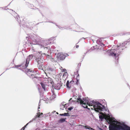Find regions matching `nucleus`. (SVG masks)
Masks as SVG:
<instances>
[{
    "label": "nucleus",
    "mask_w": 130,
    "mask_h": 130,
    "mask_svg": "<svg viewBox=\"0 0 130 130\" xmlns=\"http://www.w3.org/2000/svg\"><path fill=\"white\" fill-rule=\"evenodd\" d=\"M109 130H130V127L124 125L123 126L118 125L115 126L112 125L109 126Z\"/></svg>",
    "instance_id": "nucleus-1"
},
{
    "label": "nucleus",
    "mask_w": 130,
    "mask_h": 130,
    "mask_svg": "<svg viewBox=\"0 0 130 130\" xmlns=\"http://www.w3.org/2000/svg\"><path fill=\"white\" fill-rule=\"evenodd\" d=\"M103 106L98 102H96L94 106V108L95 111L98 112L99 110H102L103 109Z\"/></svg>",
    "instance_id": "nucleus-2"
},
{
    "label": "nucleus",
    "mask_w": 130,
    "mask_h": 130,
    "mask_svg": "<svg viewBox=\"0 0 130 130\" xmlns=\"http://www.w3.org/2000/svg\"><path fill=\"white\" fill-rule=\"evenodd\" d=\"M77 100L78 102H79L81 104H82L83 106L84 107L88 108L87 105H88V102H85L84 101H83L80 98H78Z\"/></svg>",
    "instance_id": "nucleus-3"
},
{
    "label": "nucleus",
    "mask_w": 130,
    "mask_h": 130,
    "mask_svg": "<svg viewBox=\"0 0 130 130\" xmlns=\"http://www.w3.org/2000/svg\"><path fill=\"white\" fill-rule=\"evenodd\" d=\"M57 58L58 60H63L65 58V56L61 53H58L57 55Z\"/></svg>",
    "instance_id": "nucleus-4"
},
{
    "label": "nucleus",
    "mask_w": 130,
    "mask_h": 130,
    "mask_svg": "<svg viewBox=\"0 0 130 130\" xmlns=\"http://www.w3.org/2000/svg\"><path fill=\"white\" fill-rule=\"evenodd\" d=\"M44 79L45 83V84L48 83V84H52L53 80L50 77H48L46 78V77Z\"/></svg>",
    "instance_id": "nucleus-5"
},
{
    "label": "nucleus",
    "mask_w": 130,
    "mask_h": 130,
    "mask_svg": "<svg viewBox=\"0 0 130 130\" xmlns=\"http://www.w3.org/2000/svg\"><path fill=\"white\" fill-rule=\"evenodd\" d=\"M53 71V69L52 68L50 67H47L45 68V71H44L45 73L47 75L45 71L50 74L51 73V72Z\"/></svg>",
    "instance_id": "nucleus-6"
},
{
    "label": "nucleus",
    "mask_w": 130,
    "mask_h": 130,
    "mask_svg": "<svg viewBox=\"0 0 130 130\" xmlns=\"http://www.w3.org/2000/svg\"><path fill=\"white\" fill-rule=\"evenodd\" d=\"M40 84L41 85L43 89L45 91V86L46 85L47 86H49V84H45V82H41L40 83Z\"/></svg>",
    "instance_id": "nucleus-7"
},
{
    "label": "nucleus",
    "mask_w": 130,
    "mask_h": 130,
    "mask_svg": "<svg viewBox=\"0 0 130 130\" xmlns=\"http://www.w3.org/2000/svg\"><path fill=\"white\" fill-rule=\"evenodd\" d=\"M106 120L109 123H112L113 122H114V120L112 118H110L109 116L107 117L106 118Z\"/></svg>",
    "instance_id": "nucleus-8"
},
{
    "label": "nucleus",
    "mask_w": 130,
    "mask_h": 130,
    "mask_svg": "<svg viewBox=\"0 0 130 130\" xmlns=\"http://www.w3.org/2000/svg\"><path fill=\"white\" fill-rule=\"evenodd\" d=\"M61 85L60 83H57L56 85H55L54 88L57 90H59L60 89V87Z\"/></svg>",
    "instance_id": "nucleus-9"
},
{
    "label": "nucleus",
    "mask_w": 130,
    "mask_h": 130,
    "mask_svg": "<svg viewBox=\"0 0 130 130\" xmlns=\"http://www.w3.org/2000/svg\"><path fill=\"white\" fill-rule=\"evenodd\" d=\"M124 49V47L123 46V44L122 43L121 44H120V45H118V46L117 48V50H123Z\"/></svg>",
    "instance_id": "nucleus-10"
},
{
    "label": "nucleus",
    "mask_w": 130,
    "mask_h": 130,
    "mask_svg": "<svg viewBox=\"0 0 130 130\" xmlns=\"http://www.w3.org/2000/svg\"><path fill=\"white\" fill-rule=\"evenodd\" d=\"M96 102L93 100L90 101V103H88V105L89 106H93L94 107V106L95 105Z\"/></svg>",
    "instance_id": "nucleus-11"
},
{
    "label": "nucleus",
    "mask_w": 130,
    "mask_h": 130,
    "mask_svg": "<svg viewBox=\"0 0 130 130\" xmlns=\"http://www.w3.org/2000/svg\"><path fill=\"white\" fill-rule=\"evenodd\" d=\"M36 60H37L38 64H43V60L39 58Z\"/></svg>",
    "instance_id": "nucleus-12"
},
{
    "label": "nucleus",
    "mask_w": 130,
    "mask_h": 130,
    "mask_svg": "<svg viewBox=\"0 0 130 130\" xmlns=\"http://www.w3.org/2000/svg\"><path fill=\"white\" fill-rule=\"evenodd\" d=\"M30 60V59L29 58H27L26 59V64H25V66L26 67H27L28 66Z\"/></svg>",
    "instance_id": "nucleus-13"
},
{
    "label": "nucleus",
    "mask_w": 130,
    "mask_h": 130,
    "mask_svg": "<svg viewBox=\"0 0 130 130\" xmlns=\"http://www.w3.org/2000/svg\"><path fill=\"white\" fill-rule=\"evenodd\" d=\"M79 126H81L82 127H83L85 128L90 129V128L91 129V128L89 126H84L82 125H79Z\"/></svg>",
    "instance_id": "nucleus-14"
},
{
    "label": "nucleus",
    "mask_w": 130,
    "mask_h": 130,
    "mask_svg": "<svg viewBox=\"0 0 130 130\" xmlns=\"http://www.w3.org/2000/svg\"><path fill=\"white\" fill-rule=\"evenodd\" d=\"M61 116H70L69 114L68 113H64L63 114H61L60 115Z\"/></svg>",
    "instance_id": "nucleus-15"
},
{
    "label": "nucleus",
    "mask_w": 130,
    "mask_h": 130,
    "mask_svg": "<svg viewBox=\"0 0 130 130\" xmlns=\"http://www.w3.org/2000/svg\"><path fill=\"white\" fill-rule=\"evenodd\" d=\"M42 66L43 64H38V68L39 69L42 70Z\"/></svg>",
    "instance_id": "nucleus-16"
},
{
    "label": "nucleus",
    "mask_w": 130,
    "mask_h": 130,
    "mask_svg": "<svg viewBox=\"0 0 130 130\" xmlns=\"http://www.w3.org/2000/svg\"><path fill=\"white\" fill-rule=\"evenodd\" d=\"M43 114L42 113H41L40 112H38L37 113V115L36 116L38 118L40 117L41 115Z\"/></svg>",
    "instance_id": "nucleus-17"
},
{
    "label": "nucleus",
    "mask_w": 130,
    "mask_h": 130,
    "mask_svg": "<svg viewBox=\"0 0 130 130\" xmlns=\"http://www.w3.org/2000/svg\"><path fill=\"white\" fill-rule=\"evenodd\" d=\"M66 119L62 118L59 120V122L60 123H62L64 122L65 121Z\"/></svg>",
    "instance_id": "nucleus-18"
},
{
    "label": "nucleus",
    "mask_w": 130,
    "mask_h": 130,
    "mask_svg": "<svg viewBox=\"0 0 130 130\" xmlns=\"http://www.w3.org/2000/svg\"><path fill=\"white\" fill-rule=\"evenodd\" d=\"M32 40L33 41L32 43L34 42V43H33L34 44H37L38 43L37 42L36 40L34 38H32Z\"/></svg>",
    "instance_id": "nucleus-19"
},
{
    "label": "nucleus",
    "mask_w": 130,
    "mask_h": 130,
    "mask_svg": "<svg viewBox=\"0 0 130 130\" xmlns=\"http://www.w3.org/2000/svg\"><path fill=\"white\" fill-rule=\"evenodd\" d=\"M116 55V54L115 53H110V55L111 56H115Z\"/></svg>",
    "instance_id": "nucleus-20"
},
{
    "label": "nucleus",
    "mask_w": 130,
    "mask_h": 130,
    "mask_svg": "<svg viewBox=\"0 0 130 130\" xmlns=\"http://www.w3.org/2000/svg\"><path fill=\"white\" fill-rule=\"evenodd\" d=\"M66 86L67 87L69 88H70L71 87L70 86H69V82L68 81L66 84Z\"/></svg>",
    "instance_id": "nucleus-21"
},
{
    "label": "nucleus",
    "mask_w": 130,
    "mask_h": 130,
    "mask_svg": "<svg viewBox=\"0 0 130 130\" xmlns=\"http://www.w3.org/2000/svg\"><path fill=\"white\" fill-rule=\"evenodd\" d=\"M79 75L78 74V75L76 77V79L77 80V82H76V84H77L78 83V78H79Z\"/></svg>",
    "instance_id": "nucleus-22"
},
{
    "label": "nucleus",
    "mask_w": 130,
    "mask_h": 130,
    "mask_svg": "<svg viewBox=\"0 0 130 130\" xmlns=\"http://www.w3.org/2000/svg\"><path fill=\"white\" fill-rule=\"evenodd\" d=\"M39 47L40 48H42L43 47L44 48V46L43 45L42 43L41 45H39Z\"/></svg>",
    "instance_id": "nucleus-23"
},
{
    "label": "nucleus",
    "mask_w": 130,
    "mask_h": 130,
    "mask_svg": "<svg viewBox=\"0 0 130 130\" xmlns=\"http://www.w3.org/2000/svg\"><path fill=\"white\" fill-rule=\"evenodd\" d=\"M33 57V55H29V56L27 58H29L30 59V58H32Z\"/></svg>",
    "instance_id": "nucleus-24"
},
{
    "label": "nucleus",
    "mask_w": 130,
    "mask_h": 130,
    "mask_svg": "<svg viewBox=\"0 0 130 130\" xmlns=\"http://www.w3.org/2000/svg\"><path fill=\"white\" fill-rule=\"evenodd\" d=\"M26 72H31V71H31L30 69L29 70H26Z\"/></svg>",
    "instance_id": "nucleus-25"
},
{
    "label": "nucleus",
    "mask_w": 130,
    "mask_h": 130,
    "mask_svg": "<svg viewBox=\"0 0 130 130\" xmlns=\"http://www.w3.org/2000/svg\"><path fill=\"white\" fill-rule=\"evenodd\" d=\"M63 72H64V73H65V74H66V73H67V72H66V70L65 69H63Z\"/></svg>",
    "instance_id": "nucleus-26"
},
{
    "label": "nucleus",
    "mask_w": 130,
    "mask_h": 130,
    "mask_svg": "<svg viewBox=\"0 0 130 130\" xmlns=\"http://www.w3.org/2000/svg\"><path fill=\"white\" fill-rule=\"evenodd\" d=\"M73 109V108L72 107H70L69 108H68V110H72V109Z\"/></svg>",
    "instance_id": "nucleus-27"
},
{
    "label": "nucleus",
    "mask_w": 130,
    "mask_h": 130,
    "mask_svg": "<svg viewBox=\"0 0 130 130\" xmlns=\"http://www.w3.org/2000/svg\"><path fill=\"white\" fill-rule=\"evenodd\" d=\"M31 77H32V78H34V77L33 76H34V75L33 74H31ZM35 77H34V78H35Z\"/></svg>",
    "instance_id": "nucleus-28"
},
{
    "label": "nucleus",
    "mask_w": 130,
    "mask_h": 130,
    "mask_svg": "<svg viewBox=\"0 0 130 130\" xmlns=\"http://www.w3.org/2000/svg\"><path fill=\"white\" fill-rule=\"evenodd\" d=\"M99 118L100 119H103V117L102 116H100Z\"/></svg>",
    "instance_id": "nucleus-29"
},
{
    "label": "nucleus",
    "mask_w": 130,
    "mask_h": 130,
    "mask_svg": "<svg viewBox=\"0 0 130 130\" xmlns=\"http://www.w3.org/2000/svg\"><path fill=\"white\" fill-rule=\"evenodd\" d=\"M116 58L117 57H116ZM118 58H119L118 57H117V61H116V63H118Z\"/></svg>",
    "instance_id": "nucleus-30"
},
{
    "label": "nucleus",
    "mask_w": 130,
    "mask_h": 130,
    "mask_svg": "<svg viewBox=\"0 0 130 130\" xmlns=\"http://www.w3.org/2000/svg\"><path fill=\"white\" fill-rule=\"evenodd\" d=\"M25 127H23L21 129V130H24L25 129Z\"/></svg>",
    "instance_id": "nucleus-31"
},
{
    "label": "nucleus",
    "mask_w": 130,
    "mask_h": 130,
    "mask_svg": "<svg viewBox=\"0 0 130 130\" xmlns=\"http://www.w3.org/2000/svg\"><path fill=\"white\" fill-rule=\"evenodd\" d=\"M78 47H79V46L78 45H76V48H78Z\"/></svg>",
    "instance_id": "nucleus-32"
},
{
    "label": "nucleus",
    "mask_w": 130,
    "mask_h": 130,
    "mask_svg": "<svg viewBox=\"0 0 130 130\" xmlns=\"http://www.w3.org/2000/svg\"><path fill=\"white\" fill-rule=\"evenodd\" d=\"M28 124V123H27V124L26 125H25V126L24 127H25H25H26V126L27 125V124Z\"/></svg>",
    "instance_id": "nucleus-33"
},
{
    "label": "nucleus",
    "mask_w": 130,
    "mask_h": 130,
    "mask_svg": "<svg viewBox=\"0 0 130 130\" xmlns=\"http://www.w3.org/2000/svg\"><path fill=\"white\" fill-rule=\"evenodd\" d=\"M72 99V98H71V99H70V100H69V101H70V100H71Z\"/></svg>",
    "instance_id": "nucleus-34"
},
{
    "label": "nucleus",
    "mask_w": 130,
    "mask_h": 130,
    "mask_svg": "<svg viewBox=\"0 0 130 130\" xmlns=\"http://www.w3.org/2000/svg\"><path fill=\"white\" fill-rule=\"evenodd\" d=\"M56 113H57V114H58V113L57 112H56Z\"/></svg>",
    "instance_id": "nucleus-35"
},
{
    "label": "nucleus",
    "mask_w": 130,
    "mask_h": 130,
    "mask_svg": "<svg viewBox=\"0 0 130 130\" xmlns=\"http://www.w3.org/2000/svg\"><path fill=\"white\" fill-rule=\"evenodd\" d=\"M47 56H50V55H47Z\"/></svg>",
    "instance_id": "nucleus-36"
},
{
    "label": "nucleus",
    "mask_w": 130,
    "mask_h": 130,
    "mask_svg": "<svg viewBox=\"0 0 130 130\" xmlns=\"http://www.w3.org/2000/svg\"><path fill=\"white\" fill-rule=\"evenodd\" d=\"M64 74H63V76H64Z\"/></svg>",
    "instance_id": "nucleus-37"
}]
</instances>
